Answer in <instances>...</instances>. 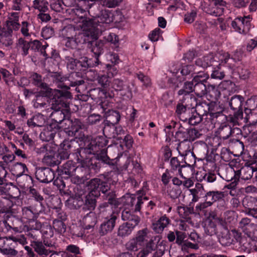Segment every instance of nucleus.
<instances>
[{"instance_id": "f257e3e1", "label": "nucleus", "mask_w": 257, "mask_h": 257, "mask_svg": "<svg viewBox=\"0 0 257 257\" xmlns=\"http://www.w3.org/2000/svg\"><path fill=\"white\" fill-rule=\"evenodd\" d=\"M40 87L42 88L40 93L41 95L44 96L47 98L52 97L51 99V105L55 108L58 109L59 106H62L61 99L70 98L72 96L71 93L68 91L70 88L69 86L64 84L59 83L58 84V87L64 88L66 90H60L58 89H52L48 85L44 83Z\"/></svg>"}, {"instance_id": "f03ea898", "label": "nucleus", "mask_w": 257, "mask_h": 257, "mask_svg": "<svg viewBox=\"0 0 257 257\" xmlns=\"http://www.w3.org/2000/svg\"><path fill=\"white\" fill-rule=\"evenodd\" d=\"M79 5L80 6V10L81 13L85 12L86 11L88 12L87 10H83V8L80 5V1L79 2ZM95 8L97 9L98 7L96 8V7H94L88 10L91 11L90 14L89 12L88 13L92 17V18H86L82 20V28L83 29V32L80 33L84 34V37L86 36L87 37H90L92 39H96L97 34L98 33L97 27L99 25V20L97 19L96 16H95L94 14L93 13V9Z\"/></svg>"}, {"instance_id": "7ed1b4c3", "label": "nucleus", "mask_w": 257, "mask_h": 257, "mask_svg": "<svg viewBox=\"0 0 257 257\" xmlns=\"http://www.w3.org/2000/svg\"><path fill=\"white\" fill-rule=\"evenodd\" d=\"M208 77V75L205 73H199L194 76L192 79L194 84L193 89L197 96L202 97L206 94V86L204 83Z\"/></svg>"}, {"instance_id": "20e7f679", "label": "nucleus", "mask_w": 257, "mask_h": 257, "mask_svg": "<svg viewBox=\"0 0 257 257\" xmlns=\"http://www.w3.org/2000/svg\"><path fill=\"white\" fill-rule=\"evenodd\" d=\"M231 173L234 174V181L226 186L228 189H234L236 186L239 178L244 180L250 179L252 176L253 170L252 167L245 166L237 171L231 170Z\"/></svg>"}, {"instance_id": "39448f33", "label": "nucleus", "mask_w": 257, "mask_h": 257, "mask_svg": "<svg viewBox=\"0 0 257 257\" xmlns=\"http://www.w3.org/2000/svg\"><path fill=\"white\" fill-rule=\"evenodd\" d=\"M66 99H61V103H62L61 104L62 106H59L58 109L55 108L53 107L52 105H51V108L54 110V111L50 115L52 119V122L51 123H56L58 126H60L59 125L61 124L62 122L65 123V120L67 119H65V115L62 110L63 108H67L69 106Z\"/></svg>"}, {"instance_id": "423d86ee", "label": "nucleus", "mask_w": 257, "mask_h": 257, "mask_svg": "<svg viewBox=\"0 0 257 257\" xmlns=\"http://www.w3.org/2000/svg\"><path fill=\"white\" fill-rule=\"evenodd\" d=\"M117 218V214L114 212L104 218L98 230L99 234L102 236L111 232L115 226Z\"/></svg>"}, {"instance_id": "0eeeda50", "label": "nucleus", "mask_w": 257, "mask_h": 257, "mask_svg": "<svg viewBox=\"0 0 257 257\" xmlns=\"http://www.w3.org/2000/svg\"><path fill=\"white\" fill-rule=\"evenodd\" d=\"M213 62H215L216 67L227 64L230 67H233L234 62L240 60V58H230V55L228 53L222 51L217 53L213 56Z\"/></svg>"}, {"instance_id": "6e6552de", "label": "nucleus", "mask_w": 257, "mask_h": 257, "mask_svg": "<svg viewBox=\"0 0 257 257\" xmlns=\"http://www.w3.org/2000/svg\"><path fill=\"white\" fill-rule=\"evenodd\" d=\"M111 89L120 92V95L124 98L130 99L132 97V89L128 84H125L122 80L114 79L111 82Z\"/></svg>"}, {"instance_id": "1a4fd4ad", "label": "nucleus", "mask_w": 257, "mask_h": 257, "mask_svg": "<svg viewBox=\"0 0 257 257\" xmlns=\"http://www.w3.org/2000/svg\"><path fill=\"white\" fill-rule=\"evenodd\" d=\"M108 141L102 137L96 138L92 140L87 145L85 150L86 153L90 154L95 155L98 153L100 149L105 147L107 145Z\"/></svg>"}, {"instance_id": "9d476101", "label": "nucleus", "mask_w": 257, "mask_h": 257, "mask_svg": "<svg viewBox=\"0 0 257 257\" xmlns=\"http://www.w3.org/2000/svg\"><path fill=\"white\" fill-rule=\"evenodd\" d=\"M35 176L41 182L48 183L54 179L55 174L49 168H39L36 170Z\"/></svg>"}, {"instance_id": "9b49d317", "label": "nucleus", "mask_w": 257, "mask_h": 257, "mask_svg": "<svg viewBox=\"0 0 257 257\" xmlns=\"http://www.w3.org/2000/svg\"><path fill=\"white\" fill-rule=\"evenodd\" d=\"M60 128L61 126L56 123H50L41 133L40 138L43 141L49 142L54 138L57 131Z\"/></svg>"}, {"instance_id": "f8f14e48", "label": "nucleus", "mask_w": 257, "mask_h": 257, "mask_svg": "<svg viewBox=\"0 0 257 257\" xmlns=\"http://www.w3.org/2000/svg\"><path fill=\"white\" fill-rule=\"evenodd\" d=\"M147 197L142 196L131 195L127 198V202L134 212L140 211L141 206L143 204V200H147Z\"/></svg>"}, {"instance_id": "ddd939ff", "label": "nucleus", "mask_w": 257, "mask_h": 257, "mask_svg": "<svg viewBox=\"0 0 257 257\" xmlns=\"http://www.w3.org/2000/svg\"><path fill=\"white\" fill-rule=\"evenodd\" d=\"M194 85L192 80L191 81H186L184 82L183 86L178 91L179 95H183V99L186 100H190L191 102H195V98L191 96L189 94L193 91V86Z\"/></svg>"}, {"instance_id": "4468645a", "label": "nucleus", "mask_w": 257, "mask_h": 257, "mask_svg": "<svg viewBox=\"0 0 257 257\" xmlns=\"http://www.w3.org/2000/svg\"><path fill=\"white\" fill-rule=\"evenodd\" d=\"M121 218L123 220L126 221L125 223L135 227L140 221V217L132 213L131 211L127 209H125L122 211Z\"/></svg>"}, {"instance_id": "2eb2a0df", "label": "nucleus", "mask_w": 257, "mask_h": 257, "mask_svg": "<svg viewBox=\"0 0 257 257\" xmlns=\"http://www.w3.org/2000/svg\"><path fill=\"white\" fill-rule=\"evenodd\" d=\"M170 219L165 215L161 216L158 220L154 221L152 228L156 233H162L164 228L170 224Z\"/></svg>"}, {"instance_id": "dca6fc26", "label": "nucleus", "mask_w": 257, "mask_h": 257, "mask_svg": "<svg viewBox=\"0 0 257 257\" xmlns=\"http://www.w3.org/2000/svg\"><path fill=\"white\" fill-rule=\"evenodd\" d=\"M65 125H62L61 127L64 129H69L70 132L75 135L80 130L84 127V125L78 119H75L74 120L67 119L65 120Z\"/></svg>"}, {"instance_id": "f3484780", "label": "nucleus", "mask_w": 257, "mask_h": 257, "mask_svg": "<svg viewBox=\"0 0 257 257\" xmlns=\"http://www.w3.org/2000/svg\"><path fill=\"white\" fill-rule=\"evenodd\" d=\"M58 157V155L56 154L55 150L53 149L44 155L43 158V163L50 167L57 166L60 164Z\"/></svg>"}, {"instance_id": "a211bd4d", "label": "nucleus", "mask_w": 257, "mask_h": 257, "mask_svg": "<svg viewBox=\"0 0 257 257\" xmlns=\"http://www.w3.org/2000/svg\"><path fill=\"white\" fill-rule=\"evenodd\" d=\"M249 21H245L242 17H238L234 19L231 23V26L233 29L240 34H245V26L249 25Z\"/></svg>"}, {"instance_id": "6ab92c4d", "label": "nucleus", "mask_w": 257, "mask_h": 257, "mask_svg": "<svg viewBox=\"0 0 257 257\" xmlns=\"http://www.w3.org/2000/svg\"><path fill=\"white\" fill-rule=\"evenodd\" d=\"M81 167H75L71 161H68L62 166V173L66 175V178H68L75 175V172L82 170Z\"/></svg>"}, {"instance_id": "aec40b11", "label": "nucleus", "mask_w": 257, "mask_h": 257, "mask_svg": "<svg viewBox=\"0 0 257 257\" xmlns=\"http://www.w3.org/2000/svg\"><path fill=\"white\" fill-rule=\"evenodd\" d=\"M84 34L79 33L75 36V38L72 36H69L67 35L66 42L65 45L66 47L71 49H76L78 44L83 43L85 41V39H83Z\"/></svg>"}, {"instance_id": "412c9836", "label": "nucleus", "mask_w": 257, "mask_h": 257, "mask_svg": "<svg viewBox=\"0 0 257 257\" xmlns=\"http://www.w3.org/2000/svg\"><path fill=\"white\" fill-rule=\"evenodd\" d=\"M175 136L178 141L180 142L178 146V149L182 150L184 143L189 141L188 129L185 128L181 125L178 131L176 133Z\"/></svg>"}, {"instance_id": "4be33fe9", "label": "nucleus", "mask_w": 257, "mask_h": 257, "mask_svg": "<svg viewBox=\"0 0 257 257\" xmlns=\"http://www.w3.org/2000/svg\"><path fill=\"white\" fill-rule=\"evenodd\" d=\"M91 51L94 54L95 58L94 62H95V65H98L100 63L98 57L103 52V44L102 42L99 41H92L91 43Z\"/></svg>"}, {"instance_id": "5701e85b", "label": "nucleus", "mask_w": 257, "mask_h": 257, "mask_svg": "<svg viewBox=\"0 0 257 257\" xmlns=\"http://www.w3.org/2000/svg\"><path fill=\"white\" fill-rule=\"evenodd\" d=\"M97 222V218L94 212L90 211L82 219L83 226L86 229H90L94 227Z\"/></svg>"}, {"instance_id": "b1692460", "label": "nucleus", "mask_w": 257, "mask_h": 257, "mask_svg": "<svg viewBox=\"0 0 257 257\" xmlns=\"http://www.w3.org/2000/svg\"><path fill=\"white\" fill-rule=\"evenodd\" d=\"M45 123L44 117L41 114H36L27 120L28 125L31 128L42 127L44 125Z\"/></svg>"}, {"instance_id": "393cba45", "label": "nucleus", "mask_w": 257, "mask_h": 257, "mask_svg": "<svg viewBox=\"0 0 257 257\" xmlns=\"http://www.w3.org/2000/svg\"><path fill=\"white\" fill-rule=\"evenodd\" d=\"M20 31L25 38H29L34 34V26L31 23L27 21L22 22L20 27Z\"/></svg>"}, {"instance_id": "a878e982", "label": "nucleus", "mask_w": 257, "mask_h": 257, "mask_svg": "<svg viewBox=\"0 0 257 257\" xmlns=\"http://www.w3.org/2000/svg\"><path fill=\"white\" fill-rule=\"evenodd\" d=\"M205 200L211 206L212 204L224 197V193L222 191H209L205 194Z\"/></svg>"}, {"instance_id": "bb28decb", "label": "nucleus", "mask_w": 257, "mask_h": 257, "mask_svg": "<svg viewBox=\"0 0 257 257\" xmlns=\"http://www.w3.org/2000/svg\"><path fill=\"white\" fill-rule=\"evenodd\" d=\"M71 148L70 142L68 140H64L60 144V148L59 150V156L61 159H67L70 154V149Z\"/></svg>"}, {"instance_id": "cd10ccee", "label": "nucleus", "mask_w": 257, "mask_h": 257, "mask_svg": "<svg viewBox=\"0 0 257 257\" xmlns=\"http://www.w3.org/2000/svg\"><path fill=\"white\" fill-rule=\"evenodd\" d=\"M149 231L147 228L140 230L137 232L134 238L137 240L139 246H142L145 243L149 242V239L150 238L149 236Z\"/></svg>"}, {"instance_id": "c85d7f7f", "label": "nucleus", "mask_w": 257, "mask_h": 257, "mask_svg": "<svg viewBox=\"0 0 257 257\" xmlns=\"http://www.w3.org/2000/svg\"><path fill=\"white\" fill-rule=\"evenodd\" d=\"M97 19L99 20V23L109 24L113 21L112 14L111 12L106 9L102 10L99 15H95Z\"/></svg>"}, {"instance_id": "c756f323", "label": "nucleus", "mask_w": 257, "mask_h": 257, "mask_svg": "<svg viewBox=\"0 0 257 257\" xmlns=\"http://www.w3.org/2000/svg\"><path fill=\"white\" fill-rule=\"evenodd\" d=\"M213 55L210 54L202 58L197 59L196 60V64L203 68H207L210 66L216 67L215 66V62H213Z\"/></svg>"}, {"instance_id": "7c9ffc66", "label": "nucleus", "mask_w": 257, "mask_h": 257, "mask_svg": "<svg viewBox=\"0 0 257 257\" xmlns=\"http://www.w3.org/2000/svg\"><path fill=\"white\" fill-rule=\"evenodd\" d=\"M189 191L192 196V202L198 201L200 197L203 195L204 192L203 185L199 183H196L195 188L190 189Z\"/></svg>"}, {"instance_id": "2f4dec72", "label": "nucleus", "mask_w": 257, "mask_h": 257, "mask_svg": "<svg viewBox=\"0 0 257 257\" xmlns=\"http://www.w3.org/2000/svg\"><path fill=\"white\" fill-rule=\"evenodd\" d=\"M244 101V98L240 95H234L229 102L231 108L234 110L242 111L241 106Z\"/></svg>"}, {"instance_id": "473e14b6", "label": "nucleus", "mask_w": 257, "mask_h": 257, "mask_svg": "<svg viewBox=\"0 0 257 257\" xmlns=\"http://www.w3.org/2000/svg\"><path fill=\"white\" fill-rule=\"evenodd\" d=\"M95 196L92 193H89L85 197V201L83 209L91 211L94 209L96 207V200Z\"/></svg>"}, {"instance_id": "72a5a7b5", "label": "nucleus", "mask_w": 257, "mask_h": 257, "mask_svg": "<svg viewBox=\"0 0 257 257\" xmlns=\"http://www.w3.org/2000/svg\"><path fill=\"white\" fill-rule=\"evenodd\" d=\"M95 155H97L98 160L110 166H114L116 163V158L112 160L110 159L107 156V152L105 149H100L99 152Z\"/></svg>"}, {"instance_id": "f704fd0d", "label": "nucleus", "mask_w": 257, "mask_h": 257, "mask_svg": "<svg viewBox=\"0 0 257 257\" xmlns=\"http://www.w3.org/2000/svg\"><path fill=\"white\" fill-rule=\"evenodd\" d=\"M190 100H186L185 99L181 100V102L179 103L176 107V112L179 116L186 113L187 107H194V104Z\"/></svg>"}, {"instance_id": "c9c22d12", "label": "nucleus", "mask_w": 257, "mask_h": 257, "mask_svg": "<svg viewBox=\"0 0 257 257\" xmlns=\"http://www.w3.org/2000/svg\"><path fill=\"white\" fill-rule=\"evenodd\" d=\"M255 224L251 223V220L247 217L242 218L238 223V228L247 235V232L251 231Z\"/></svg>"}, {"instance_id": "e433bc0d", "label": "nucleus", "mask_w": 257, "mask_h": 257, "mask_svg": "<svg viewBox=\"0 0 257 257\" xmlns=\"http://www.w3.org/2000/svg\"><path fill=\"white\" fill-rule=\"evenodd\" d=\"M33 244L35 251L39 255H47L52 252V250L47 249L42 241H34Z\"/></svg>"}, {"instance_id": "4c0bfd02", "label": "nucleus", "mask_w": 257, "mask_h": 257, "mask_svg": "<svg viewBox=\"0 0 257 257\" xmlns=\"http://www.w3.org/2000/svg\"><path fill=\"white\" fill-rule=\"evenodd\" d=\"M48 98L40 94L37 95L36 98L33 101V106L35 108L41 109L42 108L47 107L48 106Z\"/></svg>"}, {"instance_id": "58836bf2", "label": "nucleus", "mask_w": 257, "mask_h": 257, "mask_svg": "<svg viewBox=\"0 0 257 257\" xmlns=\"http://www.w3.org/2000/svg\"><path fill=\"white\" fill-rule=\"evenodd\" d=\"M101 182V180L99 178L91 179L88 184V187L90 189L89 193H92L95 196H99L100 194L98 188H100Z\"/></svg>"}, {"instance_id": "ea45409f", "label": "nucleus", "mask_w": 257, "mask_h": 257, "mask_svg": "<svg viewBox=\"0 0 257 257\" xmlns=\"http://www.w3.org/2000/svg\"><path fill=\"white\" fill-rule=\"evenodd\" d=\"M193 170L194 169L190 164L182 165L181 167L178 169V173L182 178L186 179L187 177H190V176L193 174Z\"/></svg>"}, {"instance_id": "a19ab883", "label": "nucleus", "mask_w": 257, "mask_h": 257, "mask_svg": "<svg viewBox=\"0 0 257 257\" xmlns=\"http://www.w3.org/2000/svg\"><path fill=\"white\" fill-rule=\"evenodd\" d=\"M218 135L221 139H228L232 133V129L230 125L226 124L221 125L218 130Z\"/></svg>"}, {"instance_id": "79ce46f5", "label": "nucleus", "mask_w": 257, "mask_h": 257, "mask_svg": "<svg viewBox=\"0 0 257 257\" xmlns=\"http://www.w3.org/2000/svg\"><path fill=\"white\" fill-rule=\"evenodd\" d=\"M135 227L128 225V223H123L120 225L118 229V235L125 237L130 235L134 230Z\"/></svg>"}, {"instance_id": "37998d69", "label": "nucleus", "mask_w": 257, "mask_h": 257, "mask_svg": "<svg viewBox=\"0 0 257 257\" xmlns=\"http://www.w3.org/2000/svg\"><path fill=\"white\" fill-rule=\"evenodd\" d=\"M194 105H196L195 111L203 117L204 116L207 117V114L210 111V107L209 104L203 102L197 105L196 102H194Z\"/></svg>"}, {"instance_id": "c03bdc74", "label": "nucleus", "mask_w": 257, "mask_h": 257, "mask_svg": "<svg viewBox=\"0 0 257 257\" xmlns=\"http://www.w3.org/2000/svg\"><path fill=\"white\" fill-rule=\"evenodd\" d=\"M155 243L152 239L149 240L147 243L146 246L141 250L137 255V257H146L155 249Z\"/></svg>"}, {"instance_id": "a18cd8bd", "label": "nucleus", "mask_w": 257, "mask_h": 257, "mask_svg": "<svg viewBox=\"0 0 257 257\" xmlns=\"http://www.w3.org/2000/svg\"><path fill=\"white\" fill-rule=\"evenodd\" d=\"M95 62L87 57L81 58L80 60L78 61V68L80 70H85L89 67L96 66Z\"/></svg>"}, {"instance_id": "49530a36", "label": "nucleus", "mask_w": 257, "mask_h": 257, "mask_svg": "<svg viewBox=\"0 0 257 257\" xmlns=\"http://www.w3.org/2000/svg\"><path fill=\"white\" fill-rule=\"evenodd\" d=\"M18 48L21 49L22 51V55L26 56L29 53V50L30 48V44L29 42L24 40L23 38H20L17 43Z\"/></svg>"}, {"instance_id": "de8ad7c7", "label": "nucleus", "mask_w": 257, "mask_h": 257, "mask_svg": "<svg viewBox=\"0 0 257 257\" xmlns=\"http://www.w3.org/2000/svg\"><path fill=\"white\" fill-rule=\"evenodd\" d=\"M243 119L242 111H237L234 112L233 115H230L228 117V121L233 126L239 125L240 121Z\"/></svg>"}, {"instance_id": "09e8293b", "label": "nucleus", "mask_w": 257, "mask_h": 257, "mask_svg": "<svg viewBox=\"0 0 257 257\" xmlns=\"http://www.w3.org/2000/svg\"><path fill=\"white\" fill-rule=\"evenodd\" d=\"M177 211L181 217L187 218L189 215L194 212V209L192 207L179 206L177 207Z\"/></svg>"}, {"instance_id": "8fccbe9b", "label": "nucleus", "mask_w": 257, "mask_h": 257, "mask_svg": "<svg viewBox=\"0 0 257 257\" xmlns=\"http://www.w3.org/2000/svg\"><path fill=\"white\" fill-rule=\"evenodd\" d=\"M30 206L37 218L45 210V206L43 202L36 201Z\"/></svg>"}, {"instance_id": "3c124183", "label": "nucleus", "mask_w": 257, "mask_h": 257, "mask_svg": "<svg viewBox=\"0 0 257 257\" xmlns=\"http://www.w3.org/2000/svg\"><path fill=\"white\" fill-rule=\"evenodd\" d=\"M53 184L58 188L62 195H69L68 192V190H65L66 186L65 183L62 179V177H57L55 179L53 182Z\"/></svg>"}, {"instance_id": "603ef678", "label": "nucleus", "mask_w": 257, "mask_h": 257, "mask_svg": "<svg viewBox=\"0 0 257 257\" xmlns=\"http://www.w3.org/2000/svg\"><path fill=\"white\" fill-rule=\"evenodd\" d=\"M204 231L206 234L213 235L217 232L216 225L214 222L211 220H208L204 226Z\"/></svg>"}, {"instance_id": "864d4df0", "label": "nucleus", "mask_w": 257, "mask_h": 257, "mask_svg": "<svg viewBox=\"0 0 257 257\" xmlns=\"http://www.w3.org/2000/svg\"><path fill=\"white\" fill-rule=\"evenodd\" d=\"M48 3L45 1L35 0L33 2V7L41 12H47L48 11Z\"/></svg>"}, {"instance_id": "5fc2aeb1", "label": "nucleus", "mask_w": 257, "mask_h": 257, "mask_svg": "<svg viewBox=\"0 0 257 257\" xmlns=\"http://www.w3.org/2000/svg\"><path fill=\"white\" fill-rule=\"evenodd\" d=\"M110 76L108 75H99L97 78V80L99 85H100L104 89H110L108 88L110 85Z\"/></svg>"}, {"instance_id": "6e6d98bb", "label": "nucleus", "mask_w": 257, "mask_h": 257, "mask_svg": "<svg viewBox=\"0 0 257 257\" xmlns=\"http://www.w3.org/2000/svg\"><path fill=\"white\" fill-rule=\"evenodd\" d=\"M69 80L70 81V85L71 86L80 85L84 83V81L79 73H72L69 77Z\"/></svg>"}, {"instance_id": "4d7b16f0", "label": "nucleus", "mask_w": 257, "mask_h": 257, "mask_svg": "<svg viewBox=\"0 0 257 257\" xmlns=\"http://www.w3.org/2000/svg\"><path fill=\"white\" fill-rule=\"evenodd\" d=\"M219 242L223 246H229L232 244L233 239L230 236V234L228 230H225L222 235L219 238Z\"/></svg>"}, {"instance_id": "13d9d810", "label": "nucleus", "mask_w": 257, "mask_h": 257, "mask_svg": "<svg viewBox=\"0 0 257 257\" xmlns=\"http://www.w3.org/2000/svg\"><path fill=\"white\" fill-rule=\"evenodd\" d=\"M26 171H27V168L25 164L17 163L14 166V172L15 175L17 177L21 176Z\"/></svg>"}, {"instance_id": "bf43d9fd", "label": "nucleus", "mask_w": 257, "mask_h": 257, "mask_svg": "<svg viewBox=\"0 0 257 257\" xmlns=\"http://www.w3.org/2000/svg\"><path fill=\"white\" fill-rule=\"evenodd\" d=\"M54 228L59 233H62L66 231V225L62 220L55 219L53 222Z\"/></svg>"}, {"instance_id": "052dcab7", "label": "nucleus", "mask_w": 257, "mask_h": 257, "mask_svg": "<svg viewBox=\"0 0 257 257\" xmlns=\"http://www.w3.org/2000/svg\"><path fill=\"white\" fill-rule=\"evenodd\" d=\"M65 60L68 69L73 70L78 68V61L70 55L66 56Z\"/></svg>"}, {"instance_id": "680f3d73", "label": "nucleus", "mask_w": 257, "mask_h": 257, "mask_svg": "<svg viewBox=\"0 0 257 257\" xmlns=\"http://www.w3.org/2000/svg\"><path fill=\"white\" fill-rule=\"evenodd\" d=\"M103 197L104 199L107 200L108 203L110 204L114 205H116L117 204L115 192L112 190H110L103 194Z\"/></svg>"}, {"instance_id": "e2e57ef3", "label": "nucleus", "mask_w": 257, "mask_h": 257, "mask_svg": "<svg viewBox=\"0 0 257 257\" xmlns=\"http://www.w3.org/2000/svg\"><path fill=\"white\" fill-rule=\"evenodd\" d=\"M167 193L170 198L175 199L179 197L182 193V190L179 186H174L170 187L167 190Z\"/></svg>"}, {"instance_id": "0e129e2a", "label": "nucleus", "mask_w": 257, "mask_h": 257, "mask_svg": "<svg viewBox=\"0 0 257 257\" xmlns=\"http://www.w3.org/2000/svg\"><path fill=\"white\" fill-rule=\"evenodd\" d=\"M31 206L24 207L22 208V215L25 218L29 220H32L37 218Z\"/></svg>"}, {"instance_id": "69168bd1", "label": "nucleus", "mask_w": 257, "mask_h": 257, "mask_svg": "<svg viewBox=\"0 0 257 257\" xmlns=\"http://www.w3.org/2000/svg\"><path fill=\"white\" fill-rule=\"evenodd\" d=\"M42 232L41 231H37L35 230L28 229L27 235L31 239V242L32 243H34V241H38V238L41 236Z\"/></svg>"}, {"instance_id": "338daca9", "label": "nucleus", "mask_w": 257, "mask_h": 257, "mask_svg": "<svg viewBox=\"0 0 257 257\" xmlns=\"http://www.w3.org/2000/svg\"><path fill=\"white\" fill-rule=\"evenodd\" d=\"M202 119L203 117L195 111L188 118V122L191 125H195L200 122Z\"/></svg>"}, {"instance_id": "774afa93", "label": "nucleus", "mask_w": 257, "mask_h": 257, "mask_svg": "<svg viewBox=\"0 0 257 257\" xmlns=\"http://www.w3.org/2000/svg\"><path fill=\"white\" fill-rule=\"evenodd\" d=\"M31 78L32 83L37 87H40L45 83L42 79L41 75L37 73L32 74L31 76Z\"/></svg>"}]
</instances>
